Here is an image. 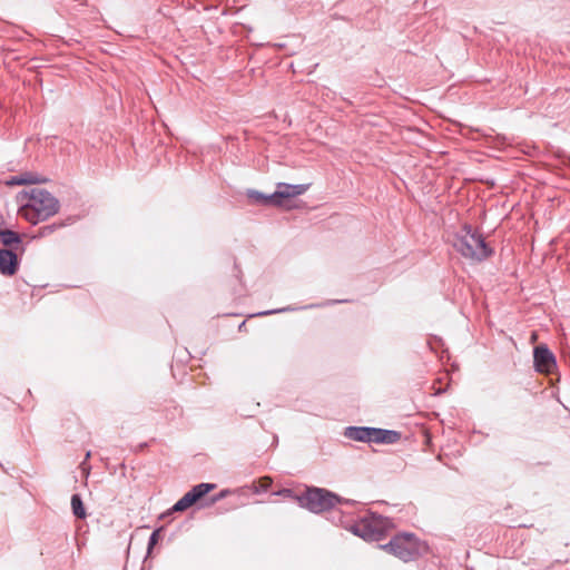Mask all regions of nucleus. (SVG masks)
Returning <instances> with one entry per match:
<instances>
[{
	"label": "nucleus",
	"instance_id": "obj_1",
	"mask_svg": "<svg viewBox=\"0 0 570 570\" xmlns=\"http://www.w3.org/2000/svg\"><path fill=\"white\" fill-rule=\"evenodd\" d=\"M19 215L31 224L46 220L59 210V200L48 190L32 188L21 194Z\"/></svg>",
	"mask_w": 570,
	"mask_h": 570
},
{
	"label": "nucleus",
	"instance_id": "obj_2",
	"mask_svg": "<svg viewBox=\"0 0 570 570\" xmlns=\"http://www.w3.org/2000/svg\"><path fill=\"white\" fill-rule=\"evenodd\" d=\"M454 249L463 257L481 262L492 255V249L487 245L484 238L470 225H464L451 240Z\"/></svg>",
	"mask_w": 570,
	"mask_h": 570
},
{
	"label": "nucleus",
	"instance_id": "obj_3",
	"mask_svg": "<svg viewBox=\"0 0 570 570\" xmlns=\"http://www.w3.org/2000/svg\"><path fill=\"white\" fill-rule=\"evenodd\" d=\"M382 548L405 562L415 560L428 552V544L419 540L413 533L407 532L394 535Z\"/></svg>",
	"mask_w": 570,
	"mask_h": 570
},
{
	"label": "nucleus",
	"instance_id": "obj_4",
	"mask_svg": "<svg viewBox=\"0 0 570 570\" xmlns=\"http://www.w3.org/2000/svg\"><path fill=\"white\" fill-rule=\"evenodd\" d=\"M297 501L301 507L314 513H320L340 503V498L325 489L312 488L304 495L297 498Z\"/></svg>",
	"mask_w": 570,
	"mask_h": 570
},
{
	"label": "nucleus",
	"instance_id": "obj_5",
	"mask_svg": "<svg viewBox=\"0 0 570 570\" xmlns=\"http://www.w3.org/2000/svg\"><path fill=\"white\" fill-rule=\"evenodd\" d=\"M387 524L386 518L371 513L356 522L352 527V532L366 541H380L384 537Z\"/></svg>",
	"mask_w": 570,
	"mask_h": 570
},
{
	"label": "nucleus",
	"instance_id": "obj_6",
	"mask_svg": "<svg viewBox=\"0 0 570 570\" xmlns=\"http://www.w3.org/2000/svg\"><path fill=\"white\" fill-rule=\"evenodd\" d=\"M307 188L308 185L305 184L291 185L279 183L276 190L271 194L269 198H274V206H281L283 204V199L303 195Z\"/></svg>",
	"mask_w": 570,
	"mask_h": 570
},
{
	"label": "nucleus",
	"instance_id": "obj_7",
	"mask_svg": "<svg viewBox=\"0 0 570 570\" xmlns=\"http://www.w3.org/2000/svg\"><path fill=\"white\" fill-rule=\"evenodd\" d=\"M534 366L537 371L549 373L556 366V358L547 346L540 345L534 348Z\"/></svg>",
	"mask_w": 570,
	"mask_h": 570
},
{
	"label": "nucleus",
	"instance_id": "obj_8",
	"mask_svg": "<svg viewBox=\"0 0 570 570\" xmlns=\"http://www.w3.org/2000/svg\"><path fill=\"white\" fill-rule=\"evenodd\" d=\"M18 258L16 253L7 248H0V273L13 275L17 272Z\"/></svg>",
	"mask_w": 570,
	"mask_h": 570
},
{
	"label": "nucleus",
	"instance_id": "obj_9",
	"mask_svg": "<svg viewBox=\"0 0 570 570\" xmlns=\"http://www.w3.org/2000/svg\"><path fill=\"white\" fill-rule=\"evenodd\" d=\"M374 429L368 426H348L345 429L344 435L358 442H374Z\"/></svg>",
	"mask_w": 570,
	"mask_h": 570
},
{
	"label": "nucleus",
	"instance_id": "obj_10",
	"mask_svg": "<svg viewBox=\"0 0 570 570\" xmlns=\"http://www.w3.org/2000/svg\"><path fill=\"white\" fill-rule=\"evenodd\" d=\"M400 439V433L392 430L374 429V443L392 444Z\"/></svg>",
	"mask_w": 570,
	"mask_h": 570
},
{
	"label": "nucleus",
	"instance_id": "obj_11",
	"mask_svg": "<svg viewBox=\"0 0 570 570\" xmlns=\"http://www.w3.org/2000/svg\"><path fill=\"white\" fill-rule=\"evenodd\" d=\"M71 509L75 517L78 519H85L87 513L86 509L83 507L81 497L77 493L72 494L71 497Z\"/></svg>",
	"mask_w": 570,
	"mask_h": 570
},
{
	"label": "nucleus",
	"instance_id": "obj_12",
	"mask_svg": "<svg viewBox=\"0 0 570 570\" xmlns=\"http://www.w3.org/2000/svg\"><path fill=\"white\" fill-rule=\"evenodd\" d=\"M214 488H215V484H212V483H199V484L195 485L188 492L191 494V497L197 502L199 499H202L205 494H207Z\"/></svg>",
	"mask_w": 570,
	"mask_h": 570
},
{
	"label": "nucleus",
	"instance_id": "obj_13",
	"mask_svg": "<svg viewBox=\"0 0 570 570\" xmlns=\"http://www.w3.org/2000/svg\"><path fill=\"white\" fill-rule=\"evenodd\" d=\"M14 243H20L18 233L10 229H0V244L8 246Z\"/></svg>",
	"mask_w": 570,
	"mask_h": 570
},
{
	"label": "nucleus",
	"instance_id": "obj_14",
	"mask_svg": "<svg viewBox=\"0 0 570 570\" xmlns=\"http://www.w3.org/2000/svg\"><path fill=\"white\" fill-rule=\"evenodd\" d=\"M194 503H196L195 499L187 492L174 504L173 510L176 512L185 511Z\"/></svg>",
	"mask_w": 570,
	"mask_h": 570
},
{
	"label": "nucleus",
	"instance_id": "obj_15",
	"mask_svg": "<svg viewBox=\"0 0 570 570\" xmlns=\"http://www.w3.org/2000/svg\"><path fill=\"white\" fill-rule=\"evenodd\" d=\"M194 503H196L195 499L187 492L174 504L173 510L176 512L185 511Z\"/></svg>",
	"mask_w": 570,
	"mask_h": 570
},
{
	"label": "nucleus",
	"instance_id": "obj_16",
	"mask_svg": "<svg viewBox=\"0 0 570 570\" xmlns=\"http://www.w3.org/2000/svg\"><path fill=\"white\" fill-rule=\"evenodd\" d=\"M248 197L258 204L274 205V198H269L271 194L265 195V194L256 191V190H249Z\"/></svg>",
	"mask_w": 570,
	"mask_h": 570
},
{
	"label": "nucleus",
	"instance_id": "obj_17",
	"mask_svg": "<svg viewBox=\"0 0 570 570\" xmlns=\"http://www.w3.org/2000/svg\"><path fill=\"white\" fill-rule=\"evenodd\" d=\"M19 176L21 177V179L28 180V181H26V185L41 184V183H46L47 181L46 178H42L38 174H33V173H24V174H21Z\"/></svg>",
	"mask_w": 570,
	"mask_h": 570
},
{
	"label": "nucleus",
	"instance_id": "obj_18",
	"mask_svg": "<svg viewBox=\"0 0 570 570\" xmlns=\"http://www.w3.org/2000/svg\"><path fill=\"white\" fill-rule=\"evenodd\" d=\"M296 309H297V307L286 306V307H283V308H276V309H269V311L259 312V313L255 314V316H266V315H272V314L293 312V311H296Z\"/></svg>",
	"mask_w": 570,
	"mask_h": 570
},
{
	"label": "nucleus",
	"instance_id": "obj_19",
	"mask_svg": "<svg viewBox=\"0 0 570 570\" xmlns=\"http://www.w3.org/2000/svg\"><path fill=\"white\" fill-rule=\"evenodd\" d=\"M61 226H62V224H50V225L43 226L39 229L38 236H40V237L48 236V235L52 234L57 228H60Z\"/></svg>",
	"mask_w": 570,
	"mask_h": 570
},
{
	"label": "nucleus",
	"instance_id": "obj_20",
	"mask_svg": "<svg viewBox=\"0 0 570 570\" xmlns=\"http://www.w3.org/2000/svg\"><path fill=\"white\" fill-rule=\"evenodd\" d=\"M274 494L283 497V498L295 499V500H297V498H298L297 495H295V493L291 489H282V490L274 492Z\"/></svg>",
	"mask_w": 570,
	"mask_h": 570
},
{
	"label": "nucleus",
	"instance_id": "obj_21",
	"mask_svg": "<svg viewBox=\"0 0 570 570\" xmlns=\"http://www.w3.org/2000/svg\"><path fill=\"white\" fill-rule=\"evenodd\" d=\"M159 529L155 530L151 535L149 537L148 541V552L151 551V549L155 547V544L158 542L159 539Z\"/></svg>",
	"mask_w": 570,
	"mask_h": 570
},
{
	"label": "nucleus",
	"instance_id": "obj_22",
	"mask_svg": "<svg viewBox=\"0 0 570 570\" xmlns=\"http://www.w3.org/2000/svg\"><path fill=\"white\" fill-rule=\"evenodd\" d=\"M271 483H272V480L269 478H263L261 480L259 488L256 489V492L266 491L269 488Z\"/></svg>",
	"mask_w": 570,
	"mask_h": 570
},
{
	"label": "nucleus",
	"instance_id": "obj_23",
	"mask_svg": "<svg viewBox=\"0 0 570 570\" xmlns=\"http://www.w3.org/2000/svg\"><path fill=\"white\" fill-rule=\"evenodd\" d=\"M26 181H27V180L21 179V177L18 175V176H13V177L8 181V184H9V185H18V186H20V185H26Z\"/></svg>",
	"mask_w": 570,
	"mask_h": 570
},
{
	"label": "nucleus",
	"instance_id": "obj_24",
	"mask_svg": "<svg viewBox=\"0 0 570 570\" xmlns=\"http://www.w3.org/2000/svg\"><path fill=\"white\" fill-rule=\"evenodd\" d=\"M225 495H226V491H222V492L219 493V498H224Z\"/></svg>",
	"mask_w": 570,
	"mask_h": 570
},
{
	"label": "nucleus",
	"instance_id": "obj_25",
	"mask_svg": "<svg viewBox=\"0 0 570 570\" xmlns=\"http://www.w3.org/2000/svg\"><path fill=\"white\" fill-rule=\"evenodd\" d=\"M90 456V452H87L86 460Z\"/></svg>",
	"mask_w": 570,
	"mask_h": 570
}]
</instances>
